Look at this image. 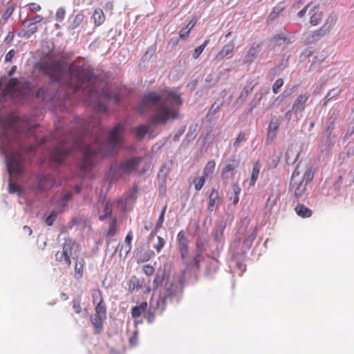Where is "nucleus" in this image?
Here are the masks:
<instances>
[{
  "label": "nucleus",
  "mask_w": 354,
  "mask_h": 354,
  "mask_svg": "<svg viewBox=\"0 0 354 354\" xmlns=\"http://www.w3.org/2000/svg\"><path fill=\"white\" fill-rule=\"evenodd\" d=\"M337 17L335 15L331 14L327 17L324 24L322 25V29L328 34L336 24Z\"/></svg>",
  "instance_id": "a211bd4d"
},
{
  "label": "nucleus",
  "mask_w": 354,
  "mask_h": 354,
  "mask_svg": "<svg viewBox=\"0 0 354 354\" xmlns=\"http://www.w3.org/2000/svg\"><path fill=\"white\" fill-rule=\"evenodd\" d=\"M166 209H167V205H165L162 208V209L160 212V214L159 216V218H158V219L156 222V224L155 225V228L151 233V236L152 234H153L158 230H159L160 227H162L164 220H165V214Z\"/></svg>",
  "instance_id": "72a5a7b5"
},
{
  "label": "nucleus",
  "mask_w": 354,
  "mask_h": 354,
  "mask_svg": "<svg viewBox=\"0 0 354 354\" xmlns=\"http://www.w3.org/2000/svg\"><path fill=\"white\" fill-rule=\"evenodd\" d=\"M38 68L56 82L62 80L68 70L70 80L68 84L73 92L82 88L84 93L88 97H91L95 93V88L91 83L93 75L83 66L72 64L67 68L64 63L55 60L43 62L39 64Z\"/></svg>",
  "instance_id": "7ed1b4c3"
},
{
  "label": "nucleus",
  "mask_w": 354,
  "mask_h": 354,
  "mask_svg": "<svg viewBox=\"0 0 354 354\" xmlns=\"http://www.w3.org/2000/svg\"><path fill=\"white\" fill-rule=\"evenodd\" d=\"M143 270L147 276H151L154 273V268L151 265H145L143 266Z\"/></svg>",
  "instance_id": "6e6d98bb"
},
{
  "label": "nucleus",
  "mask_w": 354,
  "mask_h": 354,
  "mask_svg": "<svg viewBox=\"0 0 354 354\" xmlns=\"http://www.w3.org/2000/svg\"><path fill=\"white\" fill-rule=\"evenodd\" d=\"M183 104L180 95L172 91L165 90L160 94L156 92L146 93L138 106V111L142 113L145 109L156 104L151 122L153 124H165L169 120L179 117V109Z\"/></svg>",
  "instance_id": "f03ea898"
},
{
  "label": "nucleus",
  "mask_w": 354,
  "mask_h": 354,
  "mask_svg": "<svg viewBox=\"0 0 354 354\" xmlns=\"http://www.w3.org/2000/svg\"><path fill=\"white\" fill-rule=\"evenodd\" d=\"M124 131L123 125L120 124L115 125L109 135L108 143L102 144L99 137L95 138L94 142L89 145H84L86 138H79L75 141L74 147L81 149L84 147L83 161L80 167L83 176L91 171L97 156L100 158L106 156L115 149H119L122 146Z\"/></svg>",
  "instance_id": "20e7f679"
},
{
  "label": "nucleus",
  "mask_w": 354,
  "mask_h": 354,
  "mask_svg": "<svg viewBox=\"0 0 354 354\" xmlns=\"http://www.w3.org/2000/svg\"><path fill=\"white\" fill-rule=\"evenodd\" d=\"M276 131L268 129L267 139L272 140L276 137Z\"/></svg>",
  "instance_id": "774afa93"
},
{
  "label": "nucleus",
  "mask_w": 354,
  "mask_h": 354,
  "mask_svg": "<svg viewBox=\"0 0 354 354\" xmlns=\"http://www.w3.org/2000/svg\"><path fill=\"white\" fill-rule=\"evenodd\" d=\"M234 49V43L231 41L225 44L222 49L216 54V59L218 61L223 59L226 56L232 53Z\"/></svg>",
  "instance_id": "dca6fc26"
},
{
  "label": "nucleus",
  "mask_w": 354,
  "mask_h": 354,
  "mask_svg": "<svg viewBox=\"0 0 354 354\" xmlns=\"http://www.w3.org/2000/svg\"><path fill=\"white\" fill-rule=\"evenodd\" d=\"M14 10L15 6L13 4L9 6L3 14L0 23H1V20H3V24H5L8 19L12 15Z\"/></svg>",
  "instance_id": "ea45409f"
},
{
  "label": "nucleus",
  "mask_w": 354,
  "mask_h": 354,
  "mask_svg": "<svg viewBox=\"0 0 354 354\" xmlns=\"http://www.w3.org/2000/svg\"><path fill=\"white\" fill-rule=\"evenodd\" d=\"M205 179L206 178L202 176L199 178H195L193 180V183L194 184V187L196 190L200 191L203 188L205 182Z\"/></svg>",
  "instance_id": "a19ab883"
},
{
  "label": "nucleus",
  "mask_w": 354,
  "mask_h": 354,
  "mask_svg": "<svg viewBox=\"0 0 354 354\" xmlns=\"http://www.w3.org/2000/svg\"><path fill=\"white\" fill-rule=\"evenodd\" d=\"M81 302L82 299L80 297H77L72 301V308L74 312L77 314H80L82 312Z\"/></svg>",
  "instance_id": "c9c22d12"
},
{
  "label": "nucleus",
  "mask_w": 354,
  "mask_h": 354,
  "mask_svg": "<svg viewBox=\"0 0 354 354\" xmlns=\"http://www.w3.org/2000/svg\"><path fill=\"white\" fill-rule=\"evenodd\" d=\"M28 6L30 10L32 12H37L41 9V6L35 3H29Z\"/></svg>",
  "instance_id": "0e129e2a"
},
{
  "label": "nucleus",
  "mask_w": 354,
  "mask_h": 354,
  "mask_svg": "<svg viewBox=\"0 0 354 354\" xmlns=\"http://www.w3.org/2000/svg\"><path fill=\"white\" fill-rule=\"evenodd\" d=\"M284 9V8H279L278 6H276L273 8V10L269 15V18L271 20H273L276 19L278 16V15Z\"/></svg>",
  "instance_id": "3c124183"
},
{
  "label": "nucleus",
  "mask_w": 354,
  "mask_h": 354,
  "mask_svg": "<svg viewBox=\"0 0 354 354\" xmlns=\"http://www.w3.org/2000/svg\"><path fill=\"white\" fill-rule=\"evenodd\" d=\"M260 50V44L253 43L244 55L243 63L244 64H251L257 58Z\"/></svg>",
  "instance_id": "9b49d317"
},
{
  "label": "nucleus",
  "mask_w": 354,
  "mask_h": 354,
  "mask_svg": "<svg viewBox=\"0 0 354 354\" xmlns=\"http://www.w3.org/2000/svg\"><path fill=\"white\" fill-rule=\"evenodd\" d=\"M0 125L2 130L0 132V150L7 153L16 142L18 149L6 156V162L8 172L10 175L20 176L23 170V162L25 160L22 151L29 153L34 149L33 146L25 148L19 142V137L22 134L21 122L18 116L9 115L5 118H0Z\"/></svg>",
  "instance_id": "f257e3e1"
},
{
  "label": "nucleus",
  "mask_w": 354,
  "mask_h": 354,
  "mask_svg": "<svg viewBox=\"0 0 354 354\" xmlns=\"http://www.w3.org/2000/svg\"><path fill=\"white\" fill-rule=\"evenodd\" d=\"M141 162V158L133 157L123 162H115L109 170V175L111 176V181H117L123 174H130L137 171Z\"/></svg>",
  "instance_id": "39448f33"
},
{
  "label": "nucleus",
  "mask_w": 354,
  "mask_h": 354,
  "mask_svg": "<svg viewBox=\"0 0 354 354\" xmlns=\"http://www.w3.org/2000/svg\"><path fill=\"white\" fill-rule=\"evenodd\" d=\"M105 318L106 317L97 315H94V316L91 317L92 324L95 327L97 333H99L102 330L103 319Z\"/></svg>",
  "instance_id": "c85d7f7f"
},
{
  "label": "nucleus",
  "mask_w": 354,
  "mask_h": 354,
  "mask_svg": "<svg viewBox=\"0 0 354 354\" xmlns=\"http://www.w3.org/2000/svg\"><path fill=\"white\" fill-rule=\"evenodd\" d=\"M75 262V278L76 279H80L83 277L84 274V268L85 266V261L82 258H79L77 257H72Z\"/></svg>",
  "instance_id": "2eb2a0df"
},
{
  "label": "nucleus",
  "mask_w": 354,
  "mask_h": 354,
  "mask_svg": "<svg viewBox=\"0 0 354 354\" xmlns=\"http://www.w3.org/2000/svg\"><path fill=\"white\" fill-rule=\"evenodd\" d=\"M327 35L326 32L321 27L319 29L314 31L308 38L309 42H314L319 40L322 37Z\"/></svg>",
  "instance_id": "7c9ffc66"
},
{
  "label": "nucleus",
  "mask_w": 354,
  "mask_h": 354,
  "mask_svg": "<svg viewBox=\"0 0 354 354\" xmlns=\"http://www.w3.org/2000/svg\"><path fill=\"white\" fill-rule=\"evenodd\" d=\"M158 242L153 245V248L156 250L157 252H160L165 245V240L160 236H158Z\"/></svg>",
  "instance_id": "de8ad7c7"
},
{
  "label": "nucleus",
  "mask_w": 354,
  "mask_h": 354,
  "mask_svg": "<svg viewBox=\"0 0 354 354\" xmlns=\"http://www.w3.org/2000/svg\"><path fill=\"white\" fill-rule=\"evenodd\" d=\"M151 127L149 125H139L133 129V133L138 140L141 141L145 136L149 132Z\"/></svg>",
  "instance_id": "6ab92c4d"
},
{
  "label": "nucleus",
  "mask_w": 354,
  "mask_h": 354,
  "mask_svg": "<svg viewBox=\"0 0 354 354\" xmlns=\"http://www.w3.org/2000/svg\"><path fill=\"white\" fill-rule=\"evenodd\" d=\"M279 198V193H271L268 196L265 206L266 209L270 211L277 205Z\"/></svg>",
  "instance_id": "b1692460"
},
{
  "label": "nucleus",
  "mask_w": 354,
  "mask_h": 354,
  "mask_svg": "<svg viewBox=\"0 0 354 354\" xmlns=\"http://www.w3.org/2000/svg\"><path fill=\"white\" fill-rule=\"evenodd\" d=\"M43 17L41 15H37L35 17L30 19V25L36 24L40 23L43 20Z\"/></svg>",
  "instance_id": "e2e57ef3"
},
{
  "label": "nucleus",
  "mask_w": 354,
  "mask_h": 354,
  "mask_svg": "<svg viewBox=\"0 0 354 354\" xmlns=\"http://www.w3.org/2000/svg\"><path fill=\"white\" fill-rule=\"evenodd\" d=\"M308 98L309 94L307 92L299 95L293 102L291 110L288 111L285 114V116L286 118H290V114L292 113L297 115V113L304 111L305 110L306 104Z\"/></svg>",
  "instance_id": "1a4fd4ad"
},
{
  "label": "nucleus",
  "mask_w": 354,
  "mask_h": 354,
  "mask_svg": "<svg viewBox=\"0 0 354 354\" xmlns=\"http://www.w3.org/2000/svg\"><path fill=\"white\" fill-rule=\"evenodd\" d=\"M290 190L294 193L297 199L302 196L306 190V183L304 182L303 177L300 176L298 166L292 172L290 182Z\"/></svg>",
  "instance_id": "0eeeda50"
},
{
  "label": "nucleus",
  "mask_w": 354,
  "mask_h": 354,
  "mask_svg": "<svg viewBox=\"0 0 354 354\" xmlns=\"http://www.w3.org/2000/svg\"><path fill=\"white\" fill-rule=\"evenodd\" d=\"M138 332L137 331H134L130 339H129V343L131 345H136L137 343H138Z\"/></svg>",
  "instance_id": "052dcab7"
},
{
  "label": "nucleus",
  "mask_w": 354,
  "mask_h": 354,
  "mask_svg": "<svg viewBox=\"0 0 354 354\" xmlns=\"http://www.w3.org/2000/svg\"><path fill=\"white\" fill-rule=\"evenodd\" d=\"M283 85V80L281 79V78H279L278 80H277L275 81V82L274 83V84L272 85V91L274 93H279V90L281 89V88L282 87V86Z\"/></svg>",
  "instance_id": "a18cd8bd"
},
{
  "label": "nucleus",
  "mask_w": 354,
  "mask_h": 354,
  "mask_svg": "<svg viewBox=\"0 0 354 354\" xmlns=\"http://www.w3.org/2000/svg\"><path fill=\"white\" fill-rule=\"evenodd\" d=\"M15 55V50L14 49L10 50L6 55L5 61L7 62H10L12 59Z\"/></svg>",
  "instance_id": "680f3d73"
},
{
  "label": "nucleus",
  "mask_w": 354,
  "mask_h": 354,
  "mask_svg": "<svg viewBox=\"0 0 354 354\" xmlns=\"http://www.w3.org/2000/svg\"><path fill=\"white\" fill-rule=\"evenodd\" d=\"M279 127V122L277 119H275V120H272L270 122L268 129L277 132Z\"/></svg>",
  "instance_id": "8fccbe9b"
},
{
  "label": "nucleus",
  "mask_w": 354,
  "mask_h": 354,
  "mask_svg": "<svg viewBox=\"0 0 354 354\" xmlns=\"http://www.w3.org/2000/svg\"><path fill=\"white\" fill-rule=\"evenodd\" d=\"M84 16L83 14H77L73 21V23L71 24V28L72 29H75L77 28L78 26H80V25L82 24V22L84 20Z\"/></svg>",
  "instance_id": "79ce46f5"
},
{
  "label": "nucleus",
  "mask_w": 354,
  "mask_h": 354,
  "mask_svg": "<svg viewBox=\"0 0 354 354\" xmlns=\"http://www.w3.org/2000/svg\"><path fill=\"white\" fill-rule=\"evenodd\" d=\"M259 172H260V165L258 162H257L253 165L252 175H251L250 183H249L250 187L254 186V185L258 179Z\"/></svg>",
  "instance_id": "bb28decb"
},
{
  "label": "nucleus",
  "mask_w": 354,
  "mask_h": 354,
  "mask_svg": "<svg viewBox=\"0 0 354 354\" xmlns=\"http://www.w3.org/2000/svg\"><path fill=\"white\" fill-rule=\"evenodd\" d=\"M240 160L235 157L232 158L227 164L224 165L221 171V176L224 178H232L235 174L236 170L239 167Z\"/></svg>",
  "instance_id": "9d476101"
},
{
  "label": "nucleus",
  "mask_w": 354,
  "mask_h": 354,
  "mask_svg": "<svg viewBox=\"0 0 354 354\" xmlns=\"http://www.w3.org/2000/svg\"><path fill=\"white\" fill-rule=\"evenodd\" d=\"M147 306L148 304L147 301H142L138 305L133 306L131 309L132 317L134 319L139 317L142 313L147 310Z\"/></svg>",
  "instance_id": "aec40b11"
},
{
  "label": "nucleus",
  "mask_w": 354,
  "mask_h": 354,
  "mask_svg": "<svg viewBox=\"0 0 354 354\" xmlns=\"http://www.w3.org/2000/svg\"><path fill=\"white\" fill-rule=\"evenodd\" d=\"M72 198V194L71 192H68L66 194H65L61 198V201H60V204L62 205V206H65L66 205V202L71 200Z\"/></svg>",
  "instance_id": "13d9d810"
},
{
  "label": "nucleus",
  "mask_w": 354,
  "mask_h": 354,
  "mask_svg": "<svg viewBox=\"0 0 354 354\" xmlns=\"http://www.w3.org/2000/svg\"><path fill=\"white\" fill-rule=\"evenodd\" d=\"M339 93L335 88L330 90L324 98V104H326L329 100L335 97Z\"/></svg>",
  "instance_id": "49530a36"
},
{
  "label": "nucleus",
  "mask_w": 354,
  "mask_h": 354,
  "mask_svg": "<svg viewBox=\"0 0 354 354\" xmlns=\"http://www.w3.org/2000/svg\"><path fill=\"white\" fill-rule=\"evenodd\" d=\"M133 237L132 230H129L127 235L126 236L124 243L121 245L120 250V257H124L125 258L131 250V241Z\"/></svg>",
  "instance_id": "4468645a"
},
{
  "label": "nucleus",
  "mask_w": 354,
  "mask_h": 354,
  "mask_svg": "<svg viewBox=\"0 0 354 354\" xmlns=\"http://www.w3.org/2000/svg\"><path fill=\"white\" fill-rule=\"evenodd\" d=\"M287 37L283 35L277 34L275 35L273 38L272 39V41L276 44V45H281V44H283L286 41Z\"/></svg>",
  "instance_id": "37998d69"
},
{
  "label": "nucleus",
  "mask_w": 354,
  "mask_h": 354,
  "mask_svg": "<svg viewBox=\"0 0 354 354\" xmlns=\"http://www.w3.org/2000/svg\"><path fill=\"white\" fill-rule=\"evenodd\" d=\"M218 269V261L214 258H209L207 261V266L206 268L207 274L210 275Z\"/></svg>",
  "instance_id": "a878e982"
},
{
  "label": "nucleus",
  "mask_w": 354,
  "mask_h": 354,
  "mask_svg": "<svg viewBox=\"0 0 354 354\" xmlns=\"http://www.w3.org/2000/svg\"><path fill=\"white\" fill-rule=\"evenodd\" d=\"M313 2L310 1L309 3H308L304 8L303 9H301L298 13H297V16L300 18L303 17L306 12L308 11V8H310L312 6H313Z\"/></svg>",
  "instance_id": "864d4df0"
},
{
  "label": "nucleus",
  "mask_w": 354,
  "mask_h": 354,
  "mask_svg": "<svg viewBox=\"0 0 354 354\" xmlns=\"http://www.w3.org/2000/svg\"><path fill=\"white\" fill-rule=\"evenodd\" d=\"M310 24L313 26L319 25L322 20L323 14L319 8V4H314L309 10Z\"/></svg>",
  "instance_id": "f8f14e48"
},
{
  "label": "nucleus",
  "mask_w": 354,
  "mask_h": 354,
  "mask_svg": "<svg viewBox=\"0 0 354 354\" xmlns=\"http://www.w3.org/2000/svg\"><path fill=\"white\" fill-rule=\"evenodd\" d=\"M209 198V201L208 205V209L209 212H212L214 210L216 203L218 199V193L215 189H213L211 191Z\"/></svg>",
  "instance_id": "c756f323"
},
{
  "label": "nucleus",
  "mask_w": 354,
  "mask_h": 354,
  "mask_svg": "<svg viewBox=\"0 0 354 354\" xmlns=\"http://www.w3.org/2000/svg\"><path fill=\"white\" fill-rule=\"evenodd\" d=\"M9 190L11 194H14L19 190V187L14 183H10L9 184Z\"/></svg>",
  "instance_id": "338daca9"
},
{
  "label": "nucleus",
  "mask_w": 354,
  "mask_h": 354,
  "mask_svg": "<svg viewBox=\"0 0 354 354\" xmlns=\"http://www.w3.org/2000/svg\"><path fill=\"white\" fill-rule=\"evenodd\" d=\"M18 80L17 78H11L7 83L6 87L3 88L2 93L3 95H8L10 91H12L18 84Z\"/></svg>",
  "instance_id": "473e14b6"
},
{
  "label": "nucleus",
  "mask_w": 354,
  "mask_h": 354,
  "mask_svg": "<svg viewBox=\"0 0 354 354\" xmlns=\"http://www.w3.org/2000/svg\"><path fill=\"white\" fill-rule=\"evenodd\" d=\"M209 43V39H205L201 46L196 48L193 53V57L194 59H198Z\"/></svg>",
  "instance_id": "e433bc0d"
},
{
  "label": "nucleus",
  "mask_w": 354,
  "mask_h": 354,
  "mask_svg": "<svg viewBox=\"0 0 354 354\" xmlns=\"http://www.w3.org/2000/svg\"><path fill=\"white\" fill-rule=\"evenodd\" d=\"M245 135L244 132H240L234 143V146L237 148L239 146V143L243 140H245Z\"/></svg>",
  "instance_id": "5fc2aeb1"
},
{
  "label": "nucleus",
  "mask_w": 354,
  "mask_h": 354,
  "mask_svg": "<svg viewBox=\"0 0 354 354\" xmlns=\"http://www.w3.org/2000/svg\"><path fill=\"white\" fill-rule=\"evenodd\" d=\"M92 301L93 304H101L104 302L102 291L97 288L93 289L91 292Z\"/></svg>",
  "instance_id": "2f4dec72"
},
{
  "label": "nucleus",
  "mask_w": 354,
  "mask_h": 354,
  "mask_svg": "<svg viewBox=\"0 0 354 354\" xmlns=\"http://www.w3.org/2000/svg\"><path fill=\"white\" fill-rule=\"evenodd\" d=\"M77 249H78V245L75 242L66 241L62 251H58L55 254V259L67 267H70L71 265V257L73 256Z\"/></svg>",
  "instance_id": "423d86ee"
},
{
  "label": "nucleus",
  "mask_w": 354,
  "mask_h": 354,
  "mask_svg": "<svg viewBox=\"0 0 354 354\" xmlns=\"http://www.w3.org/2000/svg\"><path fill=\"white\" fill-rule=\"evenodd\" d=\"M216 168V162L214 160H209L205 165L203 171V176L205 178H210Z\"/></svg>",
  "instance_id": "412c9836"
},
{
  "label": "nucleus",
  "mask_w": 354,
  "mask_h": 354,
  "mask_svg": "<svg viewBox=\"0 0 354 354\" xmlns=\"http://www.w3.org/2000/svg\"><path fill=\"white\" fill-rule=\"evenodd\" d=\"M112 206H113V203L111 202L107 201L106 203V205H105V207H104V214L99 216V219L100 221H104L108 216L111 215V213H112Z\"/></svg>",
  "instance_id": "f704fd0d"
},
{
  "label": "nucleus",
  "mask_w": 354,
  "mask_h": 354,
  "mask_svg": "<svg viewBox=\"0 0 354 354\" xmlns=\"http://www.w3.org/2000/svg\"><path fill=\"white\" fill-rule=\"evenodd\" d=\"M295 210L297 214L302 218H309L312 215V211L302 204H298Z\"/></svg>",
  "instance_id": "5701e85b"
},
{
  "label": "nucleus",
  "mask_w": 354,
  "mask_h": 354,
  "mask_svg": "<svg viewBox=\"0 0 354 354\" xmlns=\"http://www.w3.org/2000/svg\"><path fill=\"white\" fill-rule=\"evenodd\" d=\"M178 246L180 253L181 258L185 259L188 255V245L185 234L180 231L177 235Z\"/></svg>",
  "instance_id": "ddd939ff"
},
{
  "label": "nucleus",
  "mask_w": 354,
  "mask_h": 354,
  "mask_svg": "<svg viewBox=\"0 0 354 354\" xmlns=\"http://www.w3.org/2000/svg\"><path fill=\"white\" fill-rule=\"evenodd\" d=\"M159 301H160V297H158V299L156 301V306L153 307V308H151V307L148 310L145 311V317L148 322V323L151 324L155 320V316H156V312L155 310L158 306H159Z\"/></svg>",
  "instance_id": "cd10ccee"
},
{
  "label": "nucleus",
  "mask_w": 354,
  "mask_h": 354,
  "mask_svg": "<svg viewBox=\"0 0 354 354\" xmlns=\"http://www.w3.org/2000/svg\"><path fill=\"white\" fill-rule=\"evenodd\" d=\"M202 259H203V256H202L201 253L198 252V254H196L195 255V257H194L193 263L191 266L192 267L195 268L196 270H199L200 269V262Z\"/></svg>",
  "instance_id": "c03bdc74"
},
{
  "label": "nucleus",
  "mask_w": 354,
  "mask_h": 354,
  "mask_svg": "<svg viewBox=\"0 0 354 354\" xmlns=\"http://www.w3.org/2000/svg\"><path fill=\"white\" fill-rule=\"evenodd\" d=\"M94 23L96 26L102 25L105 21V15L102 9H95L92 16Z\"/></svg>",
  "instance_id": "393cba45"
},
{
  "label": "nucleus",
  "mask_w": 354,
  "mask_h": 354,
  "mask_svg": "<svg viewBox=\"0 0 354 354\" xmlns=\"http://www.w3.org/2000/svg\"><path fill=\"white\" fill-rule=\"evenodd\" d=\"M65 10L63 8H58L55 14L56 20L58 21H63L65 17Z\"/></svg>",
  "instance_id": "603ef678"
},
{
  "label": "nucleus",
  "mask_w": 354,
  "mask_h": 354,
  "mask_svg": "<svg viewBox=\"0 0 354 354\" xmlns=\"http://www.w3.org/2000/svg\"><path fill=\"white\" fill-rule=\"evenodd\" d=\"M190 31V28L186 26L183 28L179 32V38L184 40L186 39L189 37Z\"/></svg>",
  "instance_id": "09e8293b"
},
{
  "label": "nucleus",
  "mask_w": 354,
  "mask_h": 354,
  "mask_svg": "<svg viewBox=\"0 0 354 354\" xmlns=\"http://www.w3.org/2000/svg\"><path fill=\"white\" fill-rule=\"evenodd\" d=\"M224 227L217 228L215 231V239L218 240L223 236Z\"/></svg>",
  "instance_id": "69168bd1"
},
{
  "label": "nucleus",
  "mask_w": 354,
  "mask_h": 354,
  "mask_svg": "<svg viewBox=\"0 0 354 354\" xmlns=\"http://www.w3.org/2000/svg\"><path fill=\"white\" fill-rule=\"evenodd\" d=\"M299 151L296 147L290 146L286 153V162L288 165H293L299 158Z\"/></svg>",
  "instance_id": "f3484780"
},
{
  "label": "nucleus",
  "mask_w": 354,
  "mask_h": 354,
  "mask_svg": "<svg viewBox=\"0 0 354 354\" xmlns=\"http://www.w3.org/2000/svg\"><path fill=\"white\" fill-rule=\"evenodd\" d=\"M127 197L124 196L123 197L117 200L115 202V203L116 204L117 208L122 212H124L127 211Z\"/></svg>",
  "instance_id": "4c0bfd02"
},
{
  "label": "nucleus",
  "mask_w": 354,
  "mask_h": 354,
  "mask_svg": "<svg viewBox=\"0 0 354 354\" xmlns=\"http://www.w3.org/2000/svg\"><path fill=\"white\" fill-rule=\"evenodd\" d=\"M288 95V93L286 91H283L281 94H280L274 101L273 104H277L279 105L283 99Z\"/></svg>",
  "instance_id": "4d7b16f0"
},
{
  "label": "nucleus",
  "mask_w": 354,
  "mask_h": 354,
  "mask_svg": "<svg viewBox=\"0 0 354 354\" xmlns=\"http://www.w3.org/2000/svg\"><path fill=\"white\" fill-rule=\"evenodd\" d=\"M95 315H100L106 317V308L105 304L103 303L97 304L95 307Z\"/></svg>",
  "instance_id": "58836bf2"
},
{
  "label": "nucleus",
  "mask_w": 354,
  "mask_h": 354,
  "mask_svg": "<svg viewBox=\"0 0 354 354\" xmlns=\"http://www.w3.org/2000/svg\"><path fill=\"white\" fill-rule=\"evenodd\" d=\"M70 150L68 143L61 141L59 145L57 146L51 154V162L57 164L62 163L70 152Z\"/></svg>",
  "instance_id": "6e6552de"
},
{
  "label": "nucleus",
  "mask_w": 354,
  "mask_h": 354,
  "mask_svg": "<svg viewBox=\"0 0 354 354\" xmlns=\"http://www.w3.org/2000/svg\"><path fill=\"white\" fill-rule=\"evenodd\" d=\"M313 174L312 173V171L310 170H307L306 171L304 176L303 177V180H304V178L306 179V183H309L310 182L313 178Z\"/></svg>",
  "instance_id": "bf43d9fd"
},
{
  "label": "nucleus",
  "mask_w": 354,
  "mask_h": 354,
  "mask_svg": "<svg viewBox=\"0 0 354 354\" xmlns=\"http://www.w3.org/2000/svg\"><path fill=\"white\" fill-rule=\"evenodd\" d=\"M118 221L116 217H112L110 220L109 225L106 232V236L113 237L118 232Z\"/></svg>",
  "instance_id": "4be33fe9"
}]
</instances>
